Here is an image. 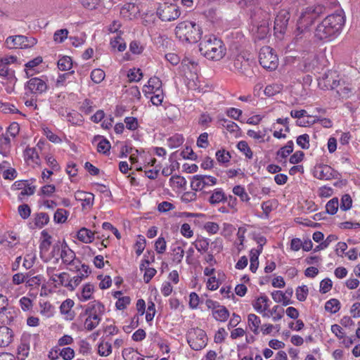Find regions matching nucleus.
Listing matches in <instances>:
<instances>
[{"label":"nucleus","mask_w":360,"mask_h":360,"mask_svg":"<svg viewBox=\"0 0 360 360\" xmlns=\"http://www.w3.org/2000/svg\"><path fill=\"white\" fill-rule=\"evenodd\" d=\"M294 143L292 141H289L285 146L281 148L276 153L277 156L282 158H287L293 151Z\"/></svg>","instance_id":"nucleus-31"},{"label":"nucleus","mask_w":360,"mask_h":360,"mask_svg":"<svg viewBox=\"0 0 360 360\" xmlns=\"http://www.w3.org/2000/svg\"><path fill=\"white\" fill-rule=\"evenodd\" d=\"M181 12L179 6L174 4L164 3L157 10V15L162 21L169 22L177 19Z\"/></svg>","instance_id":"nucleus-8"},{"label":"nucleus","mask_w":360,"mask_h":360,"mask_svg":"<svg viewBox=\"0 0 360 360\" xmlns=\"http://www.w3.org/2000/svg\"><path fill=\"white\" fill-rule=\"evenodd\" d=\"M104 311V305L98 301L94 300L86 305L84 311L80 314L79 317L86 316L84 327L87 330H93L99 324Z\"/></svg>","instance_id":"nucleus-4"},{"label":"nucleus","mask_w":360,"mask_h":360,"mask_svg":"<svg viewBox=\"0 0 360 360\" xmlns=\"http://www.w3.org/2000/svg\"><path fill=\"white\" fill-rule=\"evenodd\" d=\"M173 252V261L177 264H179L184 257V251L180 246H174L172 248Z\"/></svg>","instance_id":"nucleus-45"},{"label":"nucleus","mask_w":360,"mask_h":360,"mask_svg":"<svg viewBox=\"0 0 360 360\" xmlns=\"http://www.w3.org/2000/svg\"><path fill=\"white\" fill-rule=\"evenodd\" d=\"M146 246V239L143 236H139V240L135 244L136 253L138 256L141 255L143 252Z\"/></svg>","instance_id":"nucleus-59"},{"label":"nucleus","mask_w":360,"mask_h":360,"mask_svg":"<svg viewBox=\"0 0 360 360\" xmlns=\"http://www.w3.org/2000/svg\"><path fill=\"white\" fill-rule=\"evenodd\" d=\"M72 66V59L69 56H63L58 61V67L62 71L69 70Z\"/></svg>","instance_id":"nucleus-40"},{"label":"nucleus","mask_w":360,"mask_h":360,"mask_svg":"<svg viewBox=\"0 0 360 360\" xmlns=\"http://www.w3.org/2000/svg\"><path fill=\"white\" fill-rule=\"evenodd\" d=\"M292 288H288L285 293L280 290H275L271 293V296L276 302H283L284 306H287L292 303L290 297L292 296Z\"/></svg>","instance_id":"nucleus-17"},{"label":"nucleus","mask_w":360,"mask_h":360,"mask_svg":"<svg viewBox=\"0 0 360 360\" xmlns=\"http://www.w3.org/2000/svg\"><path fill=\"white\" fill-rule=\"evenodd\" d=\"M340 309V302L337 299H330L326 302L325 309L331 314H335Z\"/></svg>","instance_id":"nucleus-32"},{"label":"nucleus","mask_w":360,"mask_h":360,"mask_svg":"<svg viewBox=\"0 0 360 360\" xmlns=\"http://www.w3.org/2000/svg\"><path fill=\"white\" fill-rule=\"evenodd\" d=\"M13 331L6 326H0V347L8 346L13 340Z\"/></svg>","instance_id":"nucleus-22"},{"label":"nucleus","mask_w":360,"mask_h":360,"mask_svg":"<svg viewBox=\"0 0 360 360\" xmlns=\"http://www.w3.org/2000/svg\"><path fill=\"white\" fill-rule=\"evenodd\" d=\"M42 280L41 275L32 276L26 280V285L32 288H37L40 285Z\"/></svg>","instance_id":"nucleus-57"},{"label":"nucleus","mask_w":360,"mask_h":360,"mask_svg":"<svg viewBox=\"0 0 360 360\" xmlns=\"http://www.w3.org/2000/svg\"><path fill=\"white\" fill-rule=\"evenodd\" d=\"M171 186L176 188H184L186 185V180L184 177L176 175L172 176L169 179Z\"/></svg>","instance_id":"nucleus-34"},{"label":"nucleus","mask_w":360,"mask_h":360,"mask_svg":"<svg viewBox=\"0 0 360 360\" xmlns=\"http://www.w3.org/2000/svg\"><path fill=\"white\" fill-rule=\"evenodd\" d=\"M18 213L20 216L25 219H27L30 216L31 210L28 205L23 204L18 207Z\"/></svg>","instance_id":"nucleus-63"},{"label":"nucleus","mask_w":360,"mask_h":360,"mask_svg":"<svg viewBox=\"0 0 360 360\" xmlns=\"http://www.w3.org/2000/svg\"><path fill=\"white\" fill-rule=\"evenodd\" d=\"M49 221V217L48 214L45 212H40L37 214L34 218L35 226L38 228H42L46 225Z\"/></svg>","instance_id":"nucleus-37"},{"label":"nucleus","mask_w":360,"mask_h":360,"mask_svg":"<svg viewBox=\"0 0 360 360\" xmlns=\"http://www.w3.org/2000/svg\"><path fill=\"white\" fill-rule=\"evenodd\" d=\"M130 300V297L128 296L119 297L115 303V306L119 310L124 309L129 304Z\"/></svg>","instance_id":"nucleus-58"},{"label":"nucleus","mask_w":360,"mask_h":360,"mask_svg":"<svg viewBox=\"0 0 360 360\" xmlns=\"http://www.w3.org/2000/svg\"><path fill=\"white\" fill-rule=\"evenodd\" d=\"M135 353H137V351H135L132 347L125 348L122 350V356L124 360H134Z\"/></svg>","instance_id":"nucleus-64"},{"label":"nucleus","mask_w":360,"mask_h":360,"mask_svg":"<svg viewBox=\"0 0 360 360\" xmlns=\"http://www.w3.org/2000/svg\"><path fill=\"white\" fill-rule=\"evenodd\" d=\"M338 239V237L336 235L330 234L327 236L326 240H324L319 245L316 247V250L325 249L333 241H335Z\"/></svg>","instance_id":"nucleus-61"},{"label":"nucleus","mask_w":360,"mask_h":360,"mask_svg":"<svg viewBox=\"0 0 360 360\" xmlns=\"http://www.w3.org/2000/svg\"><path fill=\"white\" fill-rule=\"evenodd\" d=\"M207 335L205 332L198 328L191 329L187 334V342L191 349L199 351L207 345Z\"/></svg>","instance_id":"nucleus-7"},{"label":"nucleus","mask_w":360,"mask_h":360,"mask_svg":"<svg viewBox=\"0 0 360 360\" xmlns=\"http://www.w3.org/2000/svg\"><path fill=\"white\" fill-rule=\"evenodd\" d=\"M217 183V179L212 176L197 174L193 176L191 187L193 191H203V193H208L210 191L207 189Z\"/></svg>","instance_id":"nucleus-9"},{"label":"nucleus","mask_w":360,"mask_h":360,"mask_svg":"<svg viewBox=\"0 0 360 360\" xmlns=\"http://www.w3.org/2000/svg\"><path fill=\"white\" fill-rule=\"evenodd\" d=\"M105 75L101 69H94L91 73V79L94 83L99 84L104 79Z\"/></svg>","instance_id":"nucleus-46"},{"label":"nucleus","mask_w":360,"mask_h":360,"mask_svg":"<svg viewBox=\"0 0 360 360\" xmlns=\"http://www.w3.org/2000/svg\"><path fill=\"white\" fill-rule=\"evenodd\" d=\"M219 122L230 132H234L238 129V126L236 123L225 118L219 119Z\"/></svg>","instance_id":"nucleus-47"},{"label":"nucleus","mask_w":360,"mask_h":360,"mask_svg":"<svg viewBox=\"0 0 360 360\" xmlns=\"http://www.w3.org/2000/svg\"><path fill=\"white\" fill-rule=\"evenodd\" d=\"M175 34L180 41L193 44L201 39L202 31L198 24L186 20L181 22L176 25Z\"/></svg>","instance_id":"nucleus-3"},{"label":"nucleus","mask_w":360,"mask_h":360,"mask_svg":"<svg viewBox=\"0 0 360 360\" xmlns=\"http://www.w3.org/2000/svg\"><path fill=\"white\" fill-rule=\"evenodd\" d=\"M193 244L197 250L202 253L207 251L210 245V241L207 238H202L197 239Z\"/></svg>","instance_id":"nucleus-33"},{"label":"nucleus","mask_w":360,"mask_h":360,"mask_svg":"<svg viewBox=\"0 0 360 360\" xmlns=\"http://www.w3.org/2000/svg\"><path fill=\"white\" fill-rule=\"evenodd\" d=\"M96 142H98L97 150L98 153L105 154L109 152L110 149V143L106 139H104L101 136H96L94 138L93 143Z\"/></svg>","instance_id":"nucleus-24"},{"label":"nucleus","mask_w":360,"mask_h":360,"mask_svg":"<svg viewBox=\"0 0 360 360\" xmlns=\"http://www.w3.org/2000/svg\"><path fill=\"white\" fill-rule=\"evenodd\" d=\"M37 39L34 37L16 35L7 37L6 44L9 49H26L33 46L37 44Z\"/></svg>","instance_id":"nucleus-11"},{"label":"nucleus","mask_w":360,"mask_h":360,"mask_svg":"<svg viewBox=\"0 0 360 360\" xmlns=\"http://www.w3.org/2000/svg\"><path fill=\"white\" fill-rule=\"evenodd\" d=\"M248 321L251 330L255 335H257L259 333V327L261 323L259 317L254 314H250L248 316Z\"/></svg>","instance_id":"nucleus-29"},{"label":"nucleus","mask_w":360,"mask_h":360,"mask_svg":"<svg viewBox=\"0 0 360 360\" xmlns=\"http://www.w3.org/2000/svg\"><path fill=\"white\" fill-rule=\"evenodd\" d=\"M142 77H143V73L139 68L131 69L129 70V72L128 74L129 79L131 82H139L141 80Z\"/></svg>","instance_id":"nucleus-53"},{"label":"nucleus","mask_w":360,"mask_h":360,"mask_svg":"<svg viewBox=\"0 0 360 360\" xmlns=\"http://www.w3.org/2000/svg\"><path fill=\"white\" fill-rule=\"evenodd\" d=\"M216 158L220 163H226L230 161L231 155L228 151L225 150H219L216 153Z\"/></svg>","instance_id":"nucleus-50"},{"label":"nucleus","mask_w":360,"mask_h":360,"mask_svg":"<svg viewBox=\"0 0 360 360\" xmlns=\"http://www.w3.org/2000/svg\"><path fill=\"white\" fill-rule=\"evenodd\" d=\"M325 7L321 5L309 6L302 13L300 24L307 28L311 25L314 20L325 11Z\"/></svg>","instance_id":"nucleus-10"},{"label":"nucleus","mask_w":360,"mask_h":360,"mask_svg":"<svg viewBox=\"0 0 360 360\" xmlns=\"http://www.w3.org/2000/svg\"><path fill=\"white\" fill-rule=\"evenodd\" d=\"M269 300L266 295H261L259 297L255 302L253 303L254 309L258 313H262L269 309Z\"/></svg>","instance_id":"nucleus-23"},{"label":"nucleus","mask_w":360,"mask_h":360,"mask_svg":"<svg viewBox=\"0 0 360 360\" xmlns=\"http://www.w3.org/2000/svg\"><path fill=\"white\" fill-rule=\"evenodd\" d=\"M199 51L207 59L218 61L226 55V48L221 39L214 36H210L200 41Z\"/></svg>","instance_id":"nucleus-2"},{"label":"nucleus","mask_w":360,"mask_h":360,"mask_svg":"<svg viewBox=\"0 0 360 360\" xmlns=\"http://www.w3.org/2000/svg\"><path fill=\"white\" fill-rule=\"evenodd\" d=\"M184 141L183 136L176 134L168 139L167 144L170 148H174L180 146L184 143Z\"/></svg>","instance_id":"nucleus-39"},{"label":"nucleus","mask_w":360,"mask_h":360,"mask_svg":"<svg viewBox=\"0 0 360 360\" xmlns=\"http://www.w3.org/2000/svg\"><path fill=\"white\" fill-rule=\"evenodd\" d=\"M269 18L263 19L252 30L255 40L264 39L269 35Z\"/></svg>","instance_id":"nucleus-15"},{"label":"nucleus","mask_w":360,"mask_h":360,"mask_svg":"<svg viewBox=\"0 0 360 360\" xmlns=\"http://www.w3.org/2000/svg\"><path fill=\"white\" fill-rule=\"evenodd\" d=\"M332 285L333 283L330 278H324L320 283V292L323 294L329 292L332 288Z\"/></svg>","instance_id":"nucleus-55"},{"label":"nucleus","mask_w":360,"mask_h":360,"mask_svg":"<svg viewBox=\"0 0 360 360\" xmlns=\"http://www.w3.org/2000/svg\"><path fill=\"white\" fill-rule=\"evenodd\" d=\"M290 13L286 10H281L275 18L274 30L275 33H285L288 21L290 20Z\"/></svg>","instance_id":"nucleus-14"},{"label":"nucleus","mask_w":360,"mask_h":360,"mask_svg":"<svg viewBox=\"0 0 360 360\" xmlns=\"http://www.w3.org/2000/svg\"><path fill=\"white\" fill-rule=\"evenodd\" d=\"M30 351V345L26 342H22L18 347V359L25 360L28 356Z\"/></svg>","instance_id":"nucleus-41"},{"label":"nucleus","mask_w":360,"mask_h":360,"mask_svg":"<svg viewBox=\"0 0 360 360\" xmlns=\"http://www.w3.org/2000/svg\"><path fill=\"white\" fill-rule=\"evenodd\" d=\"M212 315L217 321L224 322L229 316V311L224 306L220 305L216 310L212 311Z\"/></svg>","instance_id":"nucleus-26"},{"label":"nucleus","mask_w":360,"mask_h":360,"mask_svg":"<svg viewBox=\"0 0 360 360\" xmlns=\"http://www.w3.org/2000/svg\"><path fill=\"white\" fill-rule=\"evenodd\" d=\"M94 290V285L91 283H86L84 285L81 296L79 297L81 301H86L91 298V295Z\"/></svg>","instance_id":"nucleus-35"},{"label":"nucleus","mask_w":360,"mask_h":360,"mask_svg":"<svg viewBox=\"0 0 360 360\" xmlns=\"http://www.w3.org/2000/svg\"><path fill=\"white\" fill-rule=\"evenodd\" d=\"M296 142L302 149H308L309 148V136L307 134H302L297 138Z\"/></svg>","instance_id":"nucleus-48"},{"label":"nucleus","mask_w":360,"mask_h":360,"mask_svg":"<svg viewBox=\"0 0 360 360\" xmlns=\"http://www.w3.org/2000/svg\"><path fill=\"white\" fill-rule=\"evenodd\" d=\"M352 200L349 195H343L341 198L340 209L347 211L352 207Z\"/></svg>","instance_id":"nucleus-52"},{"label":"nucleus","mask_w":360,"mask_h":360,"mask_svg":"<svg viewBox=\"0 0 360 360\" xmlns=\"http://www.w3.org/2000/svg\"><path fill=\"white\" fill-rule=\"evenodd\" d=\"M59 356H61L63 360H72L75 357V351L71 347H65L59 350Z\"/></svg>","instance_id":"nucleus-49"},{"label":"nucleus","mask_w":360,"mask_h":360,"mask_svg":"<svg viewBox=\"0 0 360 360\" xmlns=\"http://www.w3.org/2000/svg\"><path fill=\"white\" fill-rule=\"evenodd\" d=\"M339 207V202L338 198H333L330 200L326 205V213L329 214H335Z\"/></svg>","instance_id":"nucleus-38"},{"label":"nucleus","mask_w":360,"mask_h":360,"mask_svg":"<svg viewBox=\"0 0 360 360\" xmlns=\"http://www.w3.org/2000/svg\"><path fill=\"white\" fill-rule=\"evenodd\" d=\"M308 295V288L306 285L299 286L296 290V297L299 301L303 302Z\"/></svg>","instance_id":"nucleus-56"},{"label":"nucleus","mask_w":360,"mask_h":360,"mask_svg":"<svg viewBox=\"0 0 360 360\" xmlns=\"http://www.w3.org/2000/svg\"><path fill=\"white\" fill-rule=\"evenodd\" d=\"M110 45L113 49L119 51H124L126 49V44L121 37H116L110 41Z\"/></svg>","instance_id":"nucleus-42"},{"label":"nucleus","mask_w":360,"mask_h":360,"mask_svg":"<svg viewBox=\"0 0 360 360\" xmlns=\"http://www.w3.org/2000/svg\"><path fill=\"white\" fill-rule=\"evenodd\" d=\"M74 301L71 299H67L63 301L60 307V313L65 316L67 320H72L75 317V312L72 310L74 306Z\"/></svg>","instance_id":"nucleus-19"},{"label":"nucleus","mask_w":360,"mask_h":360,"mask_svg":"<svg viewBox=\"0 0 360 360\" xmlns=\"http://www.w3.org/2000/svg\"><path fill=\"white\" fill-rule=\"evenodd\" d=\"M26 95L30 94H42L48 89L46 82L39 77H32L30 79L25 85Z\"/></svg>","instance_id":"nucleus-13"},{"label":"nucleus","mask_w":360,"mask_h":360,"mask_svg":"<svg viewBox=\"0 0 360 360\" xmlns=\"http://www.w3.org/2000/svg\"><path fill=\"white\" fill-rule=\"evenodd\" d=\"M208 145V134L207 132L202 133L198 138L197 146L199 148H205Z\"/></svg>","instance_id":"nucleus-60"},{"label":"nucleus","mask_w":360,"mask_h":360,"mask_svg":"<svg viewBox=\"0 0 360 360\" xmlns=\"http://www.w3.org/2000/svg\"><path fill=\"white\" fill-rule=\"evenodd\" d=\"M344 24L345 18L341 12L328 15L317 25L314 35L320 40H330L340 33Z\"/></svg>","instance_id":"nucleus-1"},{"label":"nucleus","mask_w":360,"mask_h":360,"mask_svg":"<svg viewBox=\"0 0 360 360\" xmlns=\"http://www.w3.org/2000/svg\"><path fill=\"white\" fill-rule=\"evenodd\" d=\"M237 148L238 149L243 152L245 157L249 158V159H251L252 158V150L250 149V148L249 147L248 143L245 141H240L238 143V145H237Z\"/></svg>","instance_id":"nucleus-43"},{"label":"nucleus","mask_w":360,"mask_h":360,"mask_svg":"<svg viewBox=\"0 0 360 360\" xmlns=\"http://www.w3.org/2000/svg\"><path fill=\"white\" fill-rule=\"evenodd\" d=\"M11 148V139L8 136H4L0 139V154L3 157H8Z\"/></svg>","instance_id":"nucleus-30"},{"label":"nucleus","mask_w":360,"mask_h":360,"mask_svg":"<svg viewBox=\"0 0 360 360\" xmlns=\"http://www.w3.org/2000/svg\"><path fill=\"white\" fill-rule=\"evenodd\" d=\"M112 351V347L110 342L101 340L98 345V354L101 356H108Z\"/></svg>","instance_id":"nucleus-27"},{"label":"nucleus","mask_w":360,"mask_h":360,"mask_svg":"<svg viewBox=\"0 0 360 360\" xmlns=\"http://www.w3.org/2000/svg\"><path fill=\"white\" fill-rule=\"evenodd\" d=\"M204 229L206 231L211 234L217 233L219 230L218 224L212 221H207L204 225Z\"/></svg>","instance_id":"nucleus-62"},{"label":"nucleus","mask_w":360,"mask_h":360,"mask_svg":"<svg viewBox=\"0 0 360 360\" xmlns=\"http://www.w3.org/2000/svg\"><path fill=\"white\" fill-rule=\"evenodd\" d=\"M17 316V313L14 309L6 307L0 311V322L4 324H10Z\"/></svg>","instance_id":"nucleus-21"},{"label":"nucleus","mask_w":360,"mask_h":360,"mask_svg":"<svg viewBox=\"0 0 360 360\" xmlns=\"http://www.w3.org/2000/svg\"><path fill=\"white\" fill-rule=\"evenodd\" d=\"M61 248L60 258L62 259L63 263L69 266L75 265L77 261L81 263L80 260L76 258L75 252L68 246L66 243H63Z\"/></svg>","instance_id":"nucleus-16"},{"label":"nucleus","mask_w":360,"mask_h":360,"mask_svg":"<svg viewBox=\"0 0 360 360\" xmlns=\"http://www.w3.org/2000/svg\"><path fill=\"white\" fill-rule=\"evenodd\" d=\"M208 202L212 205H217L220 202H224L227 200V196L221 188H215L208 198Z\"/></svg>","instance_id":"nucleus-20"},{"label":"nucleus","mask_w":360,"mask_h":360,"mask_svg":"<svg viewBox=\"0 0 360 360\" xmlns=\"http://www.w3.org/2000/svg\"><path fill=\"white\" fill-rule=\"evenodd\" d=\"M0 77L5 78L10 82L16 81L14 71L10 70L8 65L0 60Z\"/></svg>","instance_id":"nucleus-28"},{"label":"nucleus","mask_w":360,"mask_h":360,"mask_svg":"<svg viewBox=\"0 0 360 360\" xmlns=\"http://www.w3.org/2000/svg\"><path fill=\"white\" fill-rule=\"evenodd\" d=\"M77 238L85 243H90L94 239V233L86 228H82L77 232Z\"/></svg>","instance_id":"nucleus-25"},{"label":"nucleus","mask_w":360,"mask_h":360,"mask_svg":"<svg viewBox=\"0 0 360 360\" xmlns=\"http://www.w3.org/2000/svg\"><path fill=\"white\" fill-rule=\"evenodd\" d=\"M233 193L240 197V200L244 202H248L250 197L246 193L245 188L241 186H236L233 188Z\"/></svg>","instance_id":"nucleus-44"},{"label":"nucleus","mask_w":360,"mask_h":360,"mask_svg":"<svg viewBox=\"0 0 360 360\" xmlns=\"http://www.w3.org/2000/svg\"><path fill=\"white\" fill-rule=\"evenodd\" d=\"M162 81L157 77L149 79L148 85H145L143 91L145 94H155L161 91Z\"/></svg>","instance_id":"nucleus-18"},{"label":"nucleus","mask_w":360,"mask_h":360,"mask_svg":"<svg viewBox=\"0 0 360 360\" xmlns=\"http://www.w3.org/2000/svg\"><path fill=\"white\" fill-rule=\"evenodd\" d=\"M313 175L318 179L328 181L333 179H338L340 174L330 166L320 164L314 167Z\"/></svg>","instance_id":"nucleus-12"},{"label":"nucleus","mask_w":360,"mask_h":360,"mask_svg":"<svg viewBox=\"0 0 360 360\" xmlns=\"http://www.w3.org/2000/svg\"><path fill=\"white\" fill-rule=\"evenodd\" d=\"M259 62L266 70H276L278 65V58L273 49L269 46H263L259 53Z\"/></svg>","instance_id":"nucleus-6"},{"label":"nucleus","mask_w":360,"mask_h":360,"mask_svg":"<svg viewBox=\"0 0 360 360\" xmlns=\"http://www.w3.org/2000/svg\"><path fill=\"white\" fill-rule=\"evenodd\" d=\"M166 241L163 237H159L155 243V251L158 254H162L166 250Z\"/></svg>","instance_id":"nucleus-54"},{"label":"nucleus","mask_w":360,"mask_h":360,"mask_svg":"<svg viewBox=\"0 0 360 360\" xmlns=\"http://www.w3.org/2000/svg\"><path fill=\"white\" fill-rule=\"evenodd\" d=\"M68 33L69 32L67 29L58 30L54 33L53 39L57 43H62L65 39H67Z\"/></svg>","instance_id":"nucleus-51"},{"label":"nucleus","mask_w":360,"mask_h":360,"mask_svg":"<svg viewBox=\"0 0 360 360\" xmlns=\"http://www.w3.org/2000/svg\"><path fill=\"white\" fill-rule=\"evenodd\" d=\"M69 212L65 209H58L54 213L53 220L56 223L63 224L66 221Z\"/></svg>","instance_id":"nucleus-36"},{"label":"nucleus","mask_w":360,"mask_h":360,"mask_svg":"<svg viewBox=\"0 0 360 360\" xmlns=\"http://www.w3.org/2000/svg\"><path fill=\"white\" fill-rule=\"evenodd\" d=\"M231 64L232 66L230 67V69L232 71L250 77L252 76L254 63L247 56L246 53L238 54L233 58Z\"/></svg>","instance_id":"nucleus-5"}]
</instances>
